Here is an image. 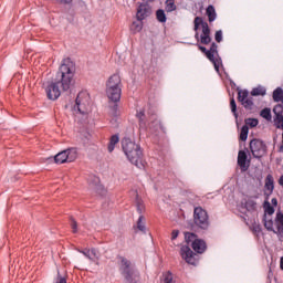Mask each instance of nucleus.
<instances>
[{"mask_svg":"<svg viewBox=\"0 0 283 283\" xmlns=\"http://www.w3.org/2000/svg\"><path fill=\"white\" fill-rule=\"evenodd\" d=\"M163 277L164 283H174V275L171 274V272L164 273Z\"/></svg>","mask_w":283,"mask_h":283,"instance_id":"obj_36","label":"nucleus"},{"mask_svg":"<svg viewBox=\"0 0 283 283\" xmlns=\"http://www.w3.org/2000/svg\"><path fill=\"white\" fill-rule=\"evenodd\" d=\"M179 233H180V231L172 230V232H171V240H176V238H178Z\"/></svg>","mask_w":283,"mask_h":283,"instance_id":"obj_42","label":"nucleus"},{"mask_svg":"<svg viewBox=\"0 0 283 283\" xmlns=\"http://www.w3.org/2000/svg\"><path fill=\"white\" fill-rule=\"evenodd\" d=\"M207 59H209V61H211V63H213L216 72H220V66L222 65V60L218 55V44H216V42H213L210 46V50H208Z\"/></svg>","mask_w":283,"mask_h":283,"instance_id":"obj_10","label":"nucleus"},{"mask_svg":"<svg viewBox=\"0 0 283 283\" xmlns=\"http://www.w3.org/2000/svg\"><path fill=\"white\" fill-rule=\"evenodd\" d=\"M272 205H273L274 207H277V199H276V198H273V199H272Z\"/></svg>","mask_w":283,"mask_h":283,"instance_id":"obj_46","label":"nucleus"},{"mask_svg":"<svg viewBox=\"0 0 283 283\" xmlns=\"http://www.w3.org/2000/svg\"><path fill=\"white\" fill-rule=\"evenodd\" d=\"M214 40L217 41V43H222V30L216 32Z\"/></svg>","mask_w":283,"mask_h":283,"instance_id":"obj_39","label":"nucleus"},{"mask_svg":"<svg viewBox=\"0 0 283 283\" xmlns=\"http://www.w3.org/2000/svg\"><path fill=\"white\" fill-rule=\"evenodd\" d=\"M119 271L127 283H138V274L134 269L132 261L127 260L124 256H119Z\"/></svg>","mask_w":283,"mask_h":283,"instance_id":"obj_4","label":"nucleus"},{"mask_svg":"<svg viewBox=\"0 0 283 283\" xmlns=\"http://www.w3.org/2000/svg\"><path fill=\"white\" fill-rule=\"evenodd\" d=\"M176 10V0H166V11L174 12Z\"/></svg>","mask_w":283,"mask_h":283,"instance_id":"obj_25","label":"nucleus"},{"mask_svg":"<svg viewBox=\"0 0 283 283\" xmlns=\"http://www.w3.org/2000/svg\"><path fill=\"white\" fill-rule=\"evenodd\" d=\"M273 113L275 114L276 118H282L283 117V106L282 104H279L274 106Z\"/></svg>","mask_w":283,"mask_h":283,"instance_id":"obj_30","label":"nucleus"},{"mask_svg":"<svg viewBox=\"0 0 283 283\" xmlns=\"http://www.w3.org/2000/svg\"><path fill=\"white\" fill-rule=\"evenodd\" d=\"M143 117H145V112H139L137 114V118H139V120H143Z\"/></svg>","mask_w":283,"mask_h":283,"instance_id":"obj_43","label":"nucleus"},{"mask_svg":"<svg viewBox=\"0 0 283 283\" xmlns=\"http://www.w3.org/2000/svg\"><path fill=\"white\" fill-rule=\"evenodd\" d=\"M273 189H275L273 175H268L265 178V191L268 195L273 193Z\"/></svg>","mask_w":283,"mask_h":283,"instance_id":"obj_18","label":"nucleus"},{"mask_svg":"<svg viewBox=\"0 0 283 283\" xmlns=\"http://www.w3.org/2000/svg\"><path fill=\"white\" fill-rule=\"evenodd\" d=\"M206 14L210 23H212V21L218 17V14L216 13V8L211 4L206 9Z\"/></svg>","mask_w":283,"mask_h":283,"instance_id":"obj_19","label":"nucleus"},{"mask_svg":"<svg viewBox=\"0 0 283 283\" xmlns=\"http://www.w3.org/2000/svg\"><path fill=\"white\" fill-rule=\"evenodd\" d=\"M191 247L196 253H202L203 251H207V243L203 240H195L191 243Z\"/></svg>","mask_w":283,"mask_h":283,"instance_id":"obj_17","label":"nucleus"},{"mask_svg":"<svg viewBox=\"0 0 283 283\" xmlns=\"http://www.w3.org/2000/svg\"><path fill=\"white\" fill-rule=\"evenodd\" d=\"M250 150L253 158H262L266 154V144L260 139H252L250 142Z\"/></svg>","mask_w":283,"mask_h":283,"instance_id":"obj_9","label":"nucleus"},{"mask_svg":"<svg viewBox=\"0 0 283 283\" xmlns=\"http://www.w3.org/2000/svg\"><path fill=\"white\" fill-rule=\"evenodd\" d=\"M106 90H123V82L120 81V75L113 74L106 83Z\"/></svg>","mask_w":283,"mask_h":283,"instance_id":"obj_12","label":"nucleus"},{"mask_svg":"<svg viewBox=\"0 0 283 283\" xmlns=\"http://www.w3.org/2000/svg\"><path fill=\"white\" fill-rule=\"evenodd\" d=\"M195 32H198V28H202V33L200 35V42L203 45H209L211 43V29H209V23L203 22L202 18L196 17L195 18Z\"/></svg>","mask_w":283,"mask_h":283,"instance_id":"obj_5","label":"nucleus"},{"mask_svg":"<svg viewBox=\"0 0 283 283\" xmlns=\"http://www.w3.org/2000/svg\"><path fill=\"white\" fill-rule=\"evenodd\" d=\"M137 229L139 231H145V217L140 216L137 221Z\"/></svg>","mask_w":283,"mask_h":283,"instance_id":"obj_37","label":"nucleus"},{"mask_svg":"<svg viewBox=\"0 0 283 283\" xmlns=\"http://www.w3.org/2000/svg\"><path fill=\"white\" fill-rule=\"evenodd\" d=\"M122 149L132 165H135L138 169H143V167H145V161L143 160V148H140V145L129 138H124L122 140Z\"/></svg>","mask_w":283,"mask_h":283,"instance_id":"obj_2","label":"nucleus"},{"mask_svg":"<svg viewBox=\"0 0 283 283\" xmlns=\"http://www.w3.org/2000/svg\"><path fill=\"white\" fill-rule=\"evenodd\" d=\"M193 222L199 229H209V214L202 207H196L193 210Z\"/></svg>","mask_w":283,"mask_h":283,"instance_id":"obj_6","label":"nucleus"},{"mask_svg":"<svg viewBox=\"0 0 283 283\" xmlns=\"http://www.w3.org/2000/svg\"><path fill=\"white\" fill-rule=\"evenodd\" d=\"M199 50H200V52H203V54H206V56H207V52H209V51L207 50V48H205V46H199Z\"/></svg>","mask_w":283,"mask_h":283,"instance_id":"obj_44","label":"nucleus"},{"mask_svg":"<svg viewBox=\"0 0 283 283\" xmlns=\"http://www.w3.org/2000/svg\"><path fill=\"white\" fill-rule=\"evenodd\" d=\"M82 253L85 258H88V260H98V251H96V249L84 250Z\"/></svg>","mask_w":283,"mask_h":283,"instance_id":"obj_20","label":"nucleus"},{"mask_svg":"<svg viewBox=\"0 0 283 283\" xmlns=\"http://www.w3.org/2000/svg\"><path fill=\"white\" fill-rule=\"evenodd\" d=\"M180 255L182 260L187 262V264H191L192 266H196L198 264V260L196 259V254L193 251H191V248L188 245H184L180 249Z\"/></svg>","mask_w":283,"mask_h":283,"instance_id":"obj_11","label":"nucleus"},{"mask_svg":"<svg viewBox=\"0 0 283 283\" xmlns=\"http://www.w3.org/2000/svg\"><path fill=\"white\" fill-rule=\"evenodd\" d=\"M54 1L60 6H70V3H72V0H54Z\"/></svg>","mask_w":283,"mask_h":283,"instance_id":"obj_41","label":"nucleus"},{"mask_svg":"<svg viewBox=\"0 0 283 283\" xmlns=\"http://www.w3.org/2000/svg\"><path fill=\"white\" fill-rule=\"evenodd\" d=\"M195 36H196V39H198V33H196V35H195Z\"/></svg>","mask_w":283,"mask_h":283,"instance_id":"obj_49","label":"nucleus"},{"mask_svg":"<svg viewBox=\"0 0 283 283\" xmlns=\"http://www.w3.org/2000/svg\"><path fill=\"white\" fill-rule=\"evenodd\" d=\"M156 17L159 23H165L167 21V15L163 9L157 10Z\"/></svg>","mask_w":283,"mask_h":283,"instance_id":"obj_24","label":"nucleus"},{"mask_svg":"<svg viewBox=\"0 0 283 283\" xmlns=\"http://www.w3.org/2000/svg\"><path fill=\"white\" fill-rule=\"evenodd\" d=\"M241 103H242L243 107H245V109H253V98L248 97L247 99H244Z\"/></svg>","mask_w":283,"mask_h":283,"instance_id":"obj_31","label":"nucleus"},{"mask_svg":"<svg viewBox=\"0 0 283 283\" xmlns=\"http://www.w3.org/2000/svg\"><path fill=\"white\" fill-rule=\"evenodd\" d=\"M136 207H137L138 213L145 212V203H143L142 199H139V198L136 199Z\"/></svg>","mask_w":283,"mask_h":283,"instance_id":"obj_33","label":"nucleus"},{"mask_svg":"<svg viewBox=\"0 0 283 283\" xmlns=\"http://www.w3.org/2000/svg\"><path fill=\"white\" fill-rule=\"evenodd\" d=\"M262 118H265V120H271V108H264L261 111Z\"/></svg>","mask_w":283,"mask_h":283,"instance_id":"obj_34","label":"nucleus"},{"mask_svg":"<svg viewBox=\"0 0 283 283\" xmlns=\"http://www.w3.org/2000/svg\"><path fill=\"white\" fill-rule=\"evenodd\" d=\"M254 231H255L256 233H260V231H261L260 226H255V227H254Z\"/></svg>","mask_w":283,"mask_h":283,"instance_id":"obj_47","label":"nucleus"},{"mask_svg":"<svg viewBox=\"0 0 283 283\" xmlns=\"http://www.w3.org/2000/svg\"><path fill=\"white\" fill-rule=\"evenodd\" d=\"M118 140H119V138L117 137V135H113L111 137V140L108 143V151H109V154H112V151H114V147H116Z\"/></svg>","mask_w":283,"mask_h":283,"instance_id":"obj_22","label":"nucleus"},{"mask_svg":"<svg viewBox=\"0 0 283 283\" xmlns=\"http://www.w3.org/2000/svg\"><path fill=\"white\" fill-rule=\"evenodd\" d=\"M282 96H283V91L281 87H277L273 92V101H275V103H280L282 101Z\"/></svg>","mask_w":283,"mask_h":283,"instance_id":"obj_23","label":"nucleus"},{"mask_svg":"<svg viewBox=\"0 0 283 283\" xmlns=\"http://www.w3.org/2000/svg\"><path fill=\"white\" fill-rule=\"evenodd\" d=\"M247 98H249V91H239L238 92V101L240 103H244V101H247Z\"/></svg>","mask_w":283,"mask_h":283,"instance_id":"obj_26","label":"nucleus"},{"mask_svg":"<svg viewBox=\"0 0 283 283\" xmlns=\"http://www.w3.org/2000/svg\"><path fill=\"white\" fill-rule=\"evenodd\" d=\"M258 124H259V122L255 118L245 119V126L247 127H258Z\"/></svg>","mask_w":283,"mask_h":283,"instance_id":"obj_35","label":"nucleus"},{"mask_svg":"<svg viewBox=\"0 0 283 283\" xmlns=\"http://www.w3.org/2000/svg\"><path fill=\"white\" fill-rule=\"evenodd\" d=\"M151 14V7L149 4H140L137 9V19L138 21H143L147 19Z\"/></svg>","mask_w":283,"mask_h":283,"instance_id":"obj_14","label":"nucleus"},{"mask_svg":"<svg viewBox=\"0 0 283 283\" xmlns=\"http://www.w3.org/2000/svg\"><path fill=\"white\" fill-rule=\"evenodd\" d=\"M241 209V213H247V211L248 213H255L258 211V202L249 199Z\"/></svg>","mask_w":283,"mask_h":283,"instance_id":"obj_16","label":"nucleus"},{"mask_svg":"<svg viewBox=\"0 0 283 283\" xmlns=\"http://www.w3.org/2000/svg\"><path fill=\"white\" fill-rule=\"evenodd\" d=\"M280 269L281 271H283V256L281 258V261H280Z\"/></svg>","mask_w":283,"mask_h":283,"instance_id":"obj_48","label":"nucleus"},{"mask_svg":"<svg viewBox=\"0 0 283 283\" xmlns=\"http://www.w3.org/2000/svg\"><path fill=\"white\" fill-rule=\"evenodd\" d=\"M71 228L74 233L78 231V224L76 223V220L71 219Z\"/></svg>","mask_w":283,"mask_h":283,"instance_id":"obj_40","label":"nucleus"},{"mask_svg":"<svg viewBox=\"0 0 283 283\" xmlns=\"http://www.w3.org/2000/svg\"><path fill=\"white\" fill-rule=\"evenodd\" d=\"M149 129H158V127H163L160 124V120H158L157 118H155L149 125H148Z\"/></svg>","mask_w":283,"mask_h":283,"instance_id":"obj_38","label":"nucleus"},{"mask_svg":"<svg viewBox=\"0 0 283 283\" xmlns=\"http://www.w3.org/2000/svg\"><path fill=\"white\" fill-rule=\"evenodd\" d=\"M185 240H186L187 244H189L190 242L193 244V242H196V240H198V239L196 238L195 233L186 232L185 233Z\"/></svg>","mask_w":283,"mask_h":283,"instance_id":"obj_28","label":"nucleus"},{"mask_svg":"<svg viewBox=\"0 0 283 283\" xmlns=\"http://www.w3.org/2000/svg\"><path fill=\"white\" fill-rule=\"evenodd\" d=\"M142 20H138L137 22H133V24L130 25V30L133 32H140V30H143V22H140Z\"/></svg>","mask_w":283,"mask_h":283,"instance_id":"obj_29","label":"nucleus"},{"mask_svg":"<svg viewBox=\"0 0 283 283\" xmlns=\"http://www.w3.org/2000/svg\"><path fill=\"white\" fill-rule=\"evenodd\" d=\"M266 94V88L258 86L251 91V96H264Z\"/></svg>","mask_w":283,"mask_h":283,"instance_id":"obj_21","label":"nucleus"},{"mask_svg":"<svg viewBox=\"0 0 283 283\" xmlns=\"http://www.w3.org/2000/svg\"><path fill=\"white\" fill-rule=\"evenodd\" d=\"M76 72V67L74 63L70 60H65L61 66L60 71L56 74V82H52L45 87L46 96L50 101H56L59 96H61V90L59 85H61L64 92H67L72 85V81L74 78V73Z\"/></svg>","mask_w":283,"mask_h":283,"instance_id":"obj_1","label":"nucleus"},{"mask_svg":"<svg viewBox=\"0 0 283 283\" xmlns=\"http://www.w3.org/2000/svg\"><path fill=\"white\" fill-rule=\"evenodd\" d=\"M248 155L247 151L244 150H239L238 154V165L241 169V171H248L249 170V165H250V160H248Z\"/></svg>","mask_w":283,"mask_h":283,"instance_id":"obj_13","label":"nucleus"},{"mask_svg":"<svg viewBox=\"0 0 283 283\" xmlns=\"http://www.w3.org/2000/svg\"><path fill=\"white\" fill-rule=\"evenodd\" d=\"M249 138V126H242L240 132V140H247Z\"/></svg>","mask_w":283,"mask_h":283,"instance_id":"obj_27","label":"nucleus"},{"mask_svg":"<svg viewBox=\"0 0 283 283\" xmlns=\"http://www.w3.org/2000/svg\"><path fill=\"white\" fill-rule=\"evenodd\" d=\"M56 283H67V281L65 280V277H60Z\"/></svg>","mask_w":283,"mask_h":283,"instance_id":"obj_45","label":"nucleus"},{"mask_svg":"<svg viewBox=\"0 0 283 283\" xmlns=\"http://www.w3.org/2000/svg\"><path fill=\"white\" fill-rule=\"evenodd\" d=\"M230 107H231V112L232 114H234L235 118H238V105L235 104V98H231L230 99Z\"/></svg>","mask_w":283,"mask_h":283,"instance_id":"obj_32","label":"nucleus"},{"mask_svg":"<svg viewBox=\"0 0 283 283\" xmlns=\"http://www.w3.org/2000/svg\"><path fill=\"white\" fill-rule=\"evenodd\" d=\"M106 94L109 101L118 103L120 101V94H123V88H106Z\"/></svg>","mask_w":283,"mask_h":283,"instance_id":"obj_15","label":"nucleus"},{"mask_svg":"<svg viewBox=\"0 0 283 283\" xmlns=\"http://www.w3.org/2000/svg\"><path fill=\"white\" fill-rule=\"evenodd\" d=\"M264 209H265V214L263 218V222H264L265 229L268 231H272L273 233L282 235V233H283V213L277 212L276 218L273 221V219H271V216H273V213H275V208H273V206H271V203L269 201H265Z\"/></svg>","mask_w":283,"mask_h":283,"instance_id":"obj_3","label":"nucleus"},{"mask_svg":"<svg viewBox=\"0 0 283 283\" xmlns=\"http://www.w3.org/2000/svg\"><path fill=\"white\" fill-rule=\"evenodd\" d=\"M75 107L80 112V114H87L91 109L90 106V93L86 91H82L77 94V97L75 99Z\"/></svg>","mask_w":283,"mask_h":283,"instance_id":"obj_7","label":"nucleus"},{"mask_svg":"<svg viewBox=\"0 0 283 283\" xmlns=\"http://www.w3.org/2000/svg\"><path fill=\"white\" fill-rule=\"evenodd\" d=\"M78 158V151L76 148H69L55 155L54 161L57 165H63V163H74Z\"/></svg>","mask_w":283,"mask_h":283,"instance_id":"obj_8","label":"nucleus"}]
</instances>
